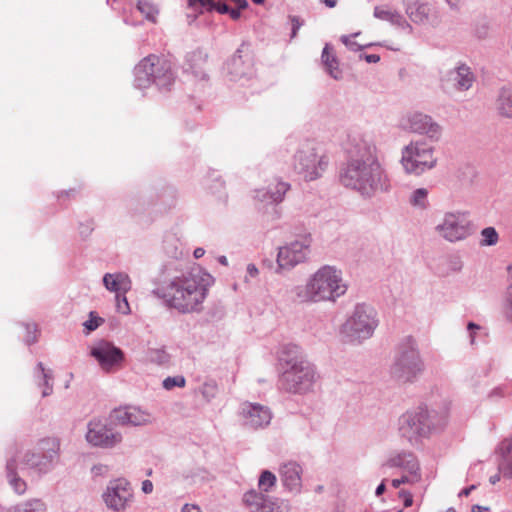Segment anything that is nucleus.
<instances>
[{
  "instance_id": "40",
  "label": "nucleus",
  "mask_w": 512,
  "mask_h": 512,
  "mask_svg": "<svg viewBox=\"0 0 512 512\" xmlns=\"http://www.w3.org/2000/svg\"><path fill=\"white\" fill-rule=\"evenodd\" d=\"M186 384V380L184 378V376L182 375H177V376H169L167 378H165L162 382V386L164 389L166 390H171L173 389L174 387H184Z\"/></svg>"
},
{
  "instance_id": "38",
  "label": "nucleus",
  "mask_w": 512,
  "mask_h": 512,
  "mask_svg": "<svg viewBox=\"0 0 512 512\" xmlns=\"http://www.w3.org/2000/svg\"><path fill=\"white\" fill-rule=\"evenodd\" d=\"M480 246H493L499 240V235L494 227H486L481 231Z\"/></svg>"
},
{
  "instance_id": "42",
  "label": "nucleus",
  "mask_w": 512,
  "mask_h": 512,
  "mask_svg": "<svg viewBox=\"0 0 512 512\" xmlns=\"http://www.w3.org/2000/svg\"><path fill=\"white\" fill-rule=\"evenodd\" d=\"M150 360L159 365L166 364L169 361V355L164 349H153L149 352Z\"/></svg>"
},
{
  "instance_id": "59",
  "label": "nucleus",
  "mask_w": 512,
  "mask_h": 512,
  "mask_svg": "<svg viewBox=\"0 0 512 512\" xmlns=\"http://www.w3.org/2000/svg\"><path fill=\"white\" fill-rule=\"evenodd\" d=\"M507 316L512 320V293L507 292Z\"/></svg>"
},
{
  "instance_id": "18",
  "label": "nucleus",
  "mask_w": 512,
  "mask_h": 512,
  "mask_svg": "<svg viewBox=\"0 0 512 512\" xmlns=\"http://www.w3.org/2000/svg\"><path fill=\"white\" fill-rule=\"evenodd\" d=\"M402 127L412 133L425 135L430 142H437L442 135V127L431 116L421 112L409 114L402 122Z\"/></svg>"
},
{
  "instance_id": "23",
  "label": "nucleus",
  "mask_w": 512,
  "mask_h": 512,
  "mask_svg": "<svg viewBox=\"0 0 512 512\" xmlns=\"http://www.w3.org/2000/svg\"><path fill=\"white\" fill-rule=\"evenodd\" d=\"M242 44L226 64L227 76L230 81H241L253 76V64L248 54L243 55Z\"/></svg>"
},
{
  "instance_id": "7",
  "label": "nucleus",
  "mask_w": 512,
  "mask_h": 512,
  "mask_svg": "<svg viewBox=\"0 0 512 512\" xmlns=\"http://www.w3.org/2000/svg\"><path fill=\"white\" fill-rule=\"evenodd\" d=\"M424 370L417 341L412 336L404 337L397 346L390 367L391 376L399 382H413Z\"/></svg>"
},
{
  "instance_id": "55",
  "label": "nucleus",
  "mask_w": 512,
  "mask_h": 512,
  "mask_svg": "<svg viewBox=\"0 0 512 512\" xmlns=\"http://www.w3.org/2000/svg\"><path fill=\"white\" fill-rule=\"evenodd\" d=\"M399 497L403 499V503L405 507H410L413 504V496L410 492L406 490H401L399 492Z\"/></svg>"
},
{
  "instance_id": "53",
  "label": "nucleus",
  "mask_w": 512,
  "mask_h": 512,
  "mask_svg": "<svg viewBox=\"0 0 512 512\" xmlns=\"http://www.w3.org/2000/svg\"><path fill=\"white\" fill-rule=\"evenodd\" d=\"M417 481H413V477L411 475H404L401 478L393 479L392 486L394 488H399L402 484L405 483H416Z\"/></svg>"
},
{
  "instance_id": "20",
  "label": "nucleus",
  "mask_w": 512,
  "mask_h": 512,
  "mask_svg": "<svg viewBox=\"0 0 512 512\" xmlns=\"http://www.w3.org/2000/svg\"><path fill=\"white\" fill-rule=\"evenodd\" d=\"M240 415L243 419L244 426L254 430L268 426L272 419L270 409L259 403H242Z\"/></svg>"
},
{
  "instance_id": "31",
  "label": "nucleus",
  "mask_w": 512,
  "mask_h": 512,
  "mask_svg": "<svg viewBox=\"0 0 512 512\" xmlns=\"http://www.w3.org/2000/svg\"><path fill=\"white\" fill-rule=\"evenodd\" d=\"M331 46L326 44L323 48L321 60L325 67L326 72L335 80L342 78V72L339 69V63L334 54L330 52Z\"/></svg>"
},
{
  "instance_id": "6",
  "label": "nucleus",
  "mask_w": 512,
  "mask_h": 512,
  "mask_svg": "<svg viewBox=\"0 0 512 512\" xmlns=\"http://www.w3.org/2000/svg\"><path fill=\"white\" fill-rule=\"evenodd\" d=\"M134 76V84L139 89L154 84L159 90L167 91L175 81L171 62L156 55H149L141 60L134 68Z\"/></svg>"
},
{
  "instance_id": "9",
  "label": "nucleus",
  "mask_w": 512,
  "mask_h": 512,
  "mask_svg": "<svg viewBox=\"0 0 512 512\" xmlns=\"http://www.w3.org/2000/svg\"><path fill=\"white\" fill-rule=\"evenodd\" d=\"M328 165L329 157L313 142L301 144L293 156V169L305 181L321 178Z\"/></svg>"
},
{
  "instance_id": "64",
  "label": "nucleus",
  "mask_w": 512,
  "mask_h": 512,
  "mask_svg": "<svg viewBox=\"0 0 512 512\" xmlns=\"http://www.w3.org/2000/svg\"><path fill=\"white\" fill-rule=\"evenodd\" d=\"M365 60L368 62V63H377L380 61V56L377 55V54H369V55H365Z\"/></svg>"
},
{
  "instance_id": "29",
  "label": "nucleus",
  "mask_w": 512,
  "mask_h": 512,
  "mask_svg": "<svg viewBox=\"0 0 512 512\" xmlns=\"http://www.w3.org/2000/svg\"><path fill=\"white\" fill-rule=\"evenodd\" d=\"M17 469H18L17 458L16 457L9 458L6 463L7 481L15 493H17L18 495H22L27 490V484H26L25 480L19 476Z\"/></svg>"
},
{
  "instance_id": "35",
  "label": "nucleus",
  "mask_w": 512,
  "mask_h": 512,
  "mask_svg": "<svg viewBox=\"0 0 512 512\" xmlns=\"http://www.w3.org/2000/svg\"><path fill=\"white\" fill-rule=\"evenodd\" d=\"M137 9L144 17L155 23L159 10L157 6L150 0H137Z\"/></svg>"
},
{
  "instance_id": "63",
  "label": "nucleus",
  "mask_w": 512,
  "mask_h": 512,
  "mask_svg": "<svg viewBox=\"0 0 512 512\" xmlns=\"http://www.w3.org/2000/svg\"><path fill=\"white\" fill-rule=\"evenodd\" d=\"M445 2L452 10L457 11L460 8V0H445Z\"/></svg>"
},
{
  "instance_id": "45",
  "label": "nucleus",
  "mask_w": 512,
  "mask_h": 512,
  "mask_svg": "<svg viewBox=\"0 0 512 512\" xmlns=\"http://www.w3.org/2000/svg\"><path fill=\"white\" fill-rule=\"evenodd\" d=\"M109 467L105 464H96L91 468V475L93 478L107 476Z\"/></svg>"
},
{
  "instance_id": "30",
  "label": "nucleus",
  "mask_w": 512,
  "mask_h": 512,
  "mask_svg": "<svg viewBox=\"0 0 512 512\" xmlns=\"http://www.w3.org/2000/svg\"><path fill=\"white\" fill-rule=\"evenodd\" d=\"M208 58L207 53L202 49H197L186 56L187 70H190L195 76H204L203 66Z\"/></svg>"
},
{
  "instance_id": "33",
  "label": "nucleus",
  "mask_w": 512,
  "mask_h": 512,
  "mask_svg": "<svg viewBox=\"0 0 512 512\" xmlns=\"http://www.w3.org/2000/svg\"><path fill=\"white\" fill-rule=\"evenodd\" d=\"M35 378L37 380L38 386H43L44 389L42 391V396L47 397L53 391V386L50 383L52 381V372L51 370H46L42 362H39L35 368Z\"/></svg>"
},
{
  "instance_id": "24",
  "label": "nucleus",
  "mask_w": 512,
  "mask_h": 512,
  "mask_svg": "<svg viewBox=\"0 0 512 512\" xmlns=\"http://www.w3.org/2000/svg\"><path fill=\"white\" fill-rule=\"evenodd\" d=\"M111 419L122 426H140L151 423V415L135 406H126L114 409Z\"/></svg>"
},
{
  "instance_id": "62",
  "label": "nucleus",
  "mask_w": 512,
  "mask_h": 512,
  "mask_svg": "<svg viewBox=\"0 0 512 512\" xmlns=\"http://www.w3.org/2000/svg\"><path fill=\"white\" fill-rule=\"evenodd\" d=\"M476 488H477V485H475V484L470 485V486H468V487H466V488L462 489V490L460 491V493H459V496H460V497H461V496H465V497H467V496H469V495H470V493H471L473 490H475Z\"/></svg>"
},
{
  "instance_id": "26",
  "label": "nucleus",
  "mask_w": 512,
  "mask_h": 512,
  "mask_svg": "<svg viewBox=\"0 0 512 512\" xmlns=\"http://www.w3.org/2000/svg\"><path fill=\"white\" fill-rule=\"evenodd\" d=\"M302 468L296 462H287L280 468V478L286 489L299 493L302 487Z\"/></svg>"
},
{
  "instance_id": "32",
  "label": "nucleus",
  "mask_w": 512,
  "mask_h": 512,
  "mask_svg": "<svg viewBox=\"0 0 512 512\" xmlns=\"http://www.w3.org/2000/svg\"><path fill=\"white\" fill-rule=\"evenodd\" d=\"M497 110L501 116L512 119V87L504 86L499 90Z\"/></svg>"
},
{
  "instance_id": "37",
  "label": "nucleus",
  "mask_w": 512,
  "mask_h": 512,
  "mask_svg": "<svg viewBox=\"0 0 512 512\" xmlns=\"http://www.w3.org/2000/svg\"><path fill=\"white\" fill-rule=\"evenodd\" d=\"M428 190L426 188H418L414 190L409 198L412 206L425 209L427 207Z\"/></svg>"
},
{
  "instance_id": "36",
  "label": "nucleus",
  "mask_w": 512,
  "mask_h": 512,
  "mask_svg": "<svg viewBox=\"0 0 512 512\" xmlns=\"http://www.w3.org/2000/svg\"><path fill=\"white\" fill-rule=\"evenodd\" d=\"M473 35L479 39L484 40L488 38L490 33V23L486 17H480L473 23Z\"/></svg>"
},
{
  "instance_id": "21",
  "label": "nucleus",
  "mask_w": 512,
  "mask_h": 512,
  "mask_svg": "<svg viewBox=\"0 0 512 512\" xmlns=\"http://www.w3.org/2000/svg\"><path fill=\"white\" fill-rule=\"evenodd\" d=\"M383 466L388 468H399L413 477V481H420V464L416 455L408 450L392 451Z\"/></svg>"
},
{
  "instance_id": "19",
  "label": "nucleus",
  "mask_w": 512,
  "mask_h": 512,
  "mask_svg": "<svg viewBox=\"0 0 512 512\" xmlns=\"http://www.w3.org/2000/svg\"><path fill=\"white\" fill-rule=\"evenodd\" d=\"M90 355L106 372H110L113 368L120 366L125 359L124 352L107 340L96 342L91 347Z\"/></svg>"
},
{
  "instance_id": "22",
  "label": "nucleus",
  "mask_w": 512,
  "mask_h": 512,
  "mask_svg": "<svg viewBox=\"0 0 512 512\" xmlns=\"http://www.w3.org/2000/svg\"><path fill=\"white\" fill-rule=\"evenodd\" d=\"M476 81V76L465 63H458L442 78L443 85L459 92L468 91Z\"/></svg>"
},
{
  "instance_id": "15",
  "label": "nucleus",
  "mask_w": 512,
  "mask_h": 512,
  "mask_svg": "<svg viewBox=\"0 0 512 512\" xmlns=\"http://www.w3.org/2000/svg\"><path fill=\"white\" fill-rule=\"evenodd\" d=\"M404 8L410 21L416 25L436 29L442 24L441 9L433 3L421 0L409 1L405 3Z\"/></svg>"
},
{
  "instance_id": "60",
  "label": "nucleus",
  "mask_w": 512,
  "mask_h": 512,
  "mask_svg": "<svg viewBox=\"0 0 512 512\" xmlns=\"http://www.w3.org/2000/svg\"><path fill=\"white\" fill-rule=\"evenodd\" d=\"M181 512H202L201 509L193 504H185Z\"/></svg>"
},
{
  "instance_id": "1",
  "label": "nucleus",
  "mask_w": 512,
  "mask_h": 512,
  "mask_svg": "<svg viewBox=\"0 0 512 512\" xmlns=\"http://www.w3.org/2000/svg\"><path fill=\"white\" fill-rule=\"evenodd\" d=\"M151 294L180 314L200 312L213 277L195 264L169 260L152 280Z\"/></svg>"
},
{
  "instance_id": "41",
  "label": "nucleus",
  "mask_w": 512,
  "mask_h": 512,
  "mask_svg": "<svg viewBox=\"0 0 512 512\" xmlns=\"http://www.w3.org/2000/svg\"><path fill=\"white\" fill-rule=\"evenodd\" d=\"M102 323H104V319L99 317L96 312L91 311L89 313V319L83 323V326L87 330V333H90L96 330Z\"/></svg>"
},
{
  "instance_id": "58",
  "label": "nucleus",
  "mask_w": 512,
  "mask_h": 512,
  "mask_svg": "<svg viewBox=\"0 0 512 512\" xmlns=\"http://www.w3.org/2000/svg\"><path fill=\"white\" fill-rule=\"evenodd\" d=\"M142 491L145 494H149L153 491V483L150 480H144L142 482Z\"/></svg>"
},
{
  "instance_id": "39",
  "label": "nucleus",
  "mask_w": 512,
  "mask_h": 512,
  "mask_svg": "<svg viewBox=\"0 0 512 512\" xmlns=\"http://www.w3.org/2000/svg\"><path fill=\"white\" fill-rule=\"evenodd\" d=\"M200 392L203 398H205L206 401L210 402L212 399L216 397L218 393V386L215 381H208L201 386Z\"/></svg>"
},
{
  "instance_id": "57",
  "label": "nucleus",
  "mask_w": 512,
  "mask_h": 512,
  "mask_svg": "<svg viewBox=\"0 0 512 512\" xmlns=\"http://www.w3.org/2000/svg\"><path fill=\"white\" fill-rule=\"evenodd\" d=\"M26 328H27V331H28V335L26 337V342H27V344H32V343H34L36 341L35 334H33V336H31L32 330H33V333L36 332V326L34 324H32V325L27 324Z\"/></svg>"
},
{
  "instance_id": "5",
  "label": "nucleus",
  "mask_w": 512,
  "mask_h": 512,
  "mask_svg": "<svg viewBox=\"0 0 512 512\" xmlns=\"http://www.w3.org/2000/svg\"><path fill=\"white\" fill-rule=\"evenodd\" d=\"M444 425V417L439 416L435 410L419 406L401 414L396 427L401 439L407 441L411 446H417Z\"/></svg>"
},
{
  "instance_id": "47",
  "label": "nucleus",
  "mask_w": 512,
  "mask_h": 512,
  "mask_svg": "<svg viewBox=\"0 0 512 512\" xmlns=\"http://www.w3.org/2000/svg\"><path fill=\"white\" fill-rule=\"evenodd\" d=\"M499 470L504 477L512 478V459H503L499 464Z\"/></svg>"
},
{
  "instance_id": "51",
  "label": "nucleus",
  "mask_w": 512,
  "mask_h": 512,
  "mask_svg": "<svg viewBox=\"0 0 512 512\" xmlns=\"http://www.w3.org/2000/svg\"><path fill=\"white\" fill-rule=\"evenodd\" d=\"M214 10L220 14H228L230 11V7L225 3H216L214 1V5H210L208 11H214Z\"/></svg>"
},
{
  "instance_id": "50",
  "label": "nucleus",
  "mask_w": 512,
  "mask_h": 512,
  "mask_svg": "<svg viewBox=\"0 0 512 512\" xmlns=\"http://www.w3.org/2000/svg\"><path fill=\"white\" fill-rule=\"evenodd\" d=\"M467 330L469 332L470 343L471 345H474L477 331L481 330V327L474 322H469L467 324Z\"/></svg>"
},
{
  "instance_id": "14",
  "label": "nucleus",
  "mask_w": 512,
  "mask_h": 512,
  "mask_svg": "<svg viewBox=\"0 0 512 512\" xmlns=\"http://www.w3.org/2000/svg\"><path fill=\"white\" fill-rule=\"evenodd\" d=\"M107 508L114 512H126L134 501L130 483L124 478L111 480L102 495Z\"/></svg>"
},
{
  "instance_id": "28",
  "label": "nucleus",
  "mask_w": 512,
  "mask_h": 512,
  "mask_svg": "<svg viewBox=\"0 0 512 512\" xmlns=\"http://www.w3.org/2000/svg\"><path fill=\"white\" fill-rule=\"evenodd\" d=\"M103 284L107 290L116 294L127 293L132 287L130 277L122 272L106 273L103 277Z\"/></svg>"
},
{
  "instance_id": "27",
  "label": "nucleus",
  "mask_w": 512,
  "mask_h": 512,
  "mask_svg": "<svg viewBox=\"0 0 512 512\" xmlns=\"http://www.w3.org/2000/svg\"><path fill=\"white\" fill-rule=\"evenodd\" d=\"M374 17L382 21H387L396 28L409 34L413 32L412 25L397 10L388 8L387 6H376L374 8Z\"/></svg>"
},
{
  "instance_id": "3",
  "label": "nucleus",
  "mask_w": 512,
  "mask_h": 512,
  "mask_svg": "<svg viewBox=\"0 0 512 512\" xmlns=\"http://www.w3.org/2000/svg\"><path fill=\"white\" fill-rule=\"evenodd\" d=\"M282 372L279 377L281 389L293 394H306L313 390L319 375L315 365L310 362L300 346L285 344L280 353Z\"/></svg>"
},
{
  "instance_id": "54",
  "label": "nucleus",
  "mask_w": 512,
  "mask_h": 512,
  "mask_svg": "<svg viewBox=\"0 0 512 512\" xmlns=\"http://www.w3.org/2000/svg\"><path fill=\"white\" fill-rule=\"evenodd\" d=\"M246 272H247V274H246V276H245V281H246V282H248V281H249V278L254 279V278H257V277H258V275H259V270H258V268H257L254 264H252V263H250V264H248V265H247Z\"/></svg>"
},
{
  "instance_id": "44",
  "label": "nucleus",
  "mask_w": 512,
  "mask_h": 512,
  "mask_svg": "<svg viewBox=\"0 0 512 512\" xmlns=\"http://www.w3.org/2000/svg\"><path fill=\"white\" fill-rule=\"evenodd\" d=\"M289 21L291 23V35L290 38L294 39L297 36L298 30L302 27L304 24V21L295 15L289 16Z\"/></svg>"
},
{
  "instance_id": "8",
  "label": "nucleus",
  "mask_w": 512,
  "mask_h": 512,
  "mask_svg": "<svg viewBox=\"0 0 512 512\" xmlns=\"http://www.w3.org/2000/svg\"><path fill=\"white\" fill-rule=\"evenodd\" d=\"M276 484V476L268 471H262L258 486L261 491L250 490L243 495V503L250 512H290V504L287 500L271 497L264 494Z\"/></svg>"
},
{
  "instance_id": "48",
  "label": "nucleus",
  "mask_w": 512,
  "mask_h": 512,
  "mask_svg": "<svg viewBox=\"0 0 512 512\" xmlns=\"http://www.w3.org/2000/svg\"><path fill=\"white\" fill-rule=\"evenodd\" d=\"M512 451V439H505L501 442L499 452L503 459H508L507 456Z\"/></svg>"
},
{
  "instance_id": "49",
  "label": "nucleus",
  "mask_w": 512,
  "mask_h": 512,
  "mask_svg": "<svg viewBox=\"0 0 512 512\" xmlns=\"http://www.w3.org/2000/svg\"><path fill=\"white\" fill-rule=\"evenodd\" d=\"M341 41L350 50L358 51V50L362 49L361 45H359L357 42L352 40V36L343 35L341 37Z\"/></svg>"
},
{
  "instance_id": "10",
  "label": "nucleus",
  "mask_w": 512,
  "mask_h": 512,
  "mask_svg": "<svg viewBox=\"0 0 512 512\" xmlns=\"http://www.w3.org/2000/svg\"><path fill=\"white\" fill-rule=\"evenodd\" d=\"M378 324L376 310L368 304L360 303L342 325L341 332L347 341L361 343L372 337Z\"/></svg>"
},
{
  "instance_id": "2",
  "label": "nucleus",
  "mask_w": 512,
  "mask_h": 512,
  "mask_svg": "<svg viewBox=\"0 0 512 512\" xmlns=\"http://www.w3.org/2000/svg\"><path fill=\"white\" fill-rule=\"evenodd\" d=\"M346 161L340 168V183L364 198L390 190L388 174L377 157V148L360 133H349L344 144Z\"/></svg>"
},
{
  "instance_id": "56",
  "label": "nucleus",
  "mask_w": 512,
  "mask_h": 512,
  "mask_svg": "<svg viewBox=\"0 0 512 512\" xmlns=\"http://www.w3.org/2000/svg\"><path fill=\"white\" fill-rule=\"evenodd\" d=\"M506 395V390L502 386H498L491 390V392L488 394V397L490 399H493L494 397H504Z\"/></svg>"
},
{
  "instance_id": "46",
  "label": "nucleus",
  "mask_w": 512,
  "mask_h": 512,
  "mask_svg": "<svg viewBox=\"0 0 512 512\" xmlns=\"http://www.w3.org/2000/svg\"><path fill=\"white\" fill-rule=\"evenodd\" d=\"M188 6L193 9L205 8L209 10L210 5H214V0H187Z\"/></svg>"
},
{
  "instance_id": "17",
  "label": "nucleus",
  "mask_w": 512,
  "mask_h": 512,
  "mask_svg": "<svg viewBox=\"0 0 512 512\" xmlns=\"http://www.w3.org/2000/svg\"><path fill=\"white\" fill-rule=\"evenodd\" d=\"M85 437L92 446L106 449L113 448L122 441V434L100 419L89 421Z\"/></svg>"
},
{
  "instance_id": "12",
  "label": "nucleus",
  "mask_w": 512,
  "mask_h": 512,
  "mask_svg": "<svg viewBox=\"0 0 512 512\" xmlns=\"http://www.w3.org/2000/svg\"><path fill=\"white\" fill-rule=\"evenodd\" d=\"M60 443L56 438L41 440L37 447L27 450L21 456V469H28L38 475L50 472L59 460Z\"/></svg>"
},
{
  "instance_id": "34",
  "label": "nucleus",
  "mask_w": 512,
  "mask_h": 512,
  "mask_svg": "<svg viewBox=\"0 0 512 512\" xmlns=\"http://www.w3.org/2000/svg\"><path fill=\"white\" fill-rule=\"evenodd\" d=\"M8 512H46V505L41 499H29L18 505Z\"/></svg>"
},
{
  "instance_id": "13",
  "label": "nucleus",
  "mask_w": 512,
  "mask_h": 512,
  "mask_svg": "<svg viewBox=\"0 0 512 512\" xmlns=\"http://www.w3.org/2000/svg\"><path fill=\"white\" fill-rule=\"evenodd\" d=\"M311 245V235L305 234L280 247L277 254V272L292 270L297 265L307 261L311 253Z\"/></svg>"
},
{
  "instance_id": "25",
  "label": "nucleus",
  "mask_w": 512,
  "mask_h": 512,
  "mask_svg": "<svg viewBox=\"0 0 512 512\" xmlns=\"http://www.w3.org/2000/svg\"><path fill=\"white\" fill-rule=\"evenodd\" d=\"M290 189V184L283 181L270 183L265 188L256 189L254 198L265 204H279L284 200L285 194Z\"/></svg>"
},
{
  "instance_id": "52",
  "label": "nucleus",
  "mask_w": 512,
  "mask_h": 512,
  "mask_svg": "<svg viewBox=\"0 0 512 512\" xmlns=\"http://www.w3.org/2000/svg\"><path fill=\"white\" fill-rule=\"evenodd\" d=\"M93 224L91 221L87 223H81L79 226L80 235L84 238L88 237L93 231Z\"/></svg>"
},
{
  "instance_id": "4",
  "label": "nucleus",
  "mask_w": 512,
  "mask_h": 512,
  "mask_svg": "<svg viewBox=\"0 0 512 512\" xmlns=\"http://www.w3.org/2000/svg\"><path fill=\"white\" fill-rule=\"evenodd\" d=\"M347 285L343 281L341 270L324 265L314 272L304 285L292 288L293 299L299 303H319L336 301L344 295Z\"/></svg>"
},
{
  "instance_id": "61",
  "label": "nucleus",
  "mask_w": 512,
  "mask_h": 512,
  "mask_svg": "<svg viewBox=\"0 0 512 512\" xmlns=\"http://www.w3.org/2000/svg\"><path fill=\"white\" fill-rule=\"evenodd\" d=\"M242 9H239V7L237 6L236 9L234 8H230V11H229V15L230 17L233 19V20H238L240 17H241V11Z\"/></svg>"
},
{
  "instance_id": "43",
  "label": "nucleus",
  "mask_w": 512,
  "mask_h": 512,
  "mask_svg": "<svg viewBox=\"0 0 512 512\" xmlns=\"http://www.w3.org/2000/svg\"><path fill=\"white\" fill-rule=\"evenodd\" d=\"M125 294L126 293L116 294L115 299H116V309H117V311L119 313L127 315V314L130 313V307H129V303H128V300H127Z\"/></svg>"
},
{
  "instance_id": "16",
  "label": "nucleus",
  "mask_w": 512,
  "mask_h": 512,
  "mask_svg": "<svg viewBox=\"0 0 512 512\" xmlns=\"http://www.w3.org/2000/svg\"><path fill=\"white\" fill-rule=\"evenodd\" d=\"M472 230V223L467 213L463 212L446 213L442 222L436 226L440 236L449 242L467 238Z\"/></svg>"
},
{
  "instance_id": "11",
  "label": "nucleus",
  "mask_w": 512,
  "mask_h": 512,
  "mask_svg": "<svg viewBox=\"0 0 512 512\" xmlns=\"http://www.w3.org/2000/svg\"><path fill=\"white\" fill-rule=\"evenodd\" d=\"M435 148L430 141L415 140L404 146L400 163L407 174L420 176L437 164Z\"/></svg>"
}]
</instances>
